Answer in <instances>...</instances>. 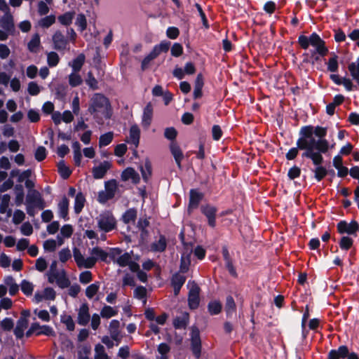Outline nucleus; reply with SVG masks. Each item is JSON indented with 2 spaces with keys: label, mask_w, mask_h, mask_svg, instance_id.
I'll return each instance as SVG.
<instances>
[{
  "label": "nucleus",
  "mask_w": 359,
  "mask_h": 359,
  "mask_svg": "<svg viewBox=\"0 0 359 359\" xmlns=\"http://www.w3.org/2000/svg\"><path fill=\"white\" fill-rule=\"evenodd\" d=\"M327 128L308 125L302 126L299 130L298 146L307 149V151L327 152L330 143L325 138L327 135Z\"/></svg>",
  "instance_id": "f257e3e1"
},
{
  "label": "nucleus",
  "mask_w": 359,
  "mask_h": 359,
  "mask_svg": "<svg viewBox=\"0 0 359 359\" xmlns=\"http://www.w3.org/2000/svg\"><path fill=\"white\" fill-rule=\"evenodd\" d=\"M297 42L300 47L304 50L308 49L310 45L315 48V50L311 51V64L312 65L319 61L320 56L325 57L329 52L327 47L325 46V41L316 32H313L309 36L303 34L299 35Z\"/></svg>",
  "instance_id": "f03ea898"
},
{
  "label": "nucleus",
  "mask_w": 359,
  "mask_h": 359,
  "mask_svg": "<svg viewBox=\"0 0 359 359\" xmlns=\"http://www.w3.org/2000/svg\"><path fill=\"white\" fill-rule=\"evenodd\" d=\"M326 153L327 152L319 151H306V153H302V158L311 159L313 164L315 165V168L311 170L314 173V178L317 182L322 181L329 173V170L322 165L324 161L323 154Z\"/></svg>",
  "instance_id": "7ed1b4c3"
},
{
  "label": "nucleus",
  "mask_w": 359,
  "mask_h": 359,
  "mask_svg": "<svg viewBox=\"0 0 359 359\" xmlns=\"http://www.w3.org/2000/svg\"><path fill=\"white\" fill-rule=\"evenodd\" d=\"M88 110L91 114L102 111L106 118H110L112 114L109 100L101 93L93 96Z\"/></svg>",
  "instance_id": "20e7f679"
},
{
  "label": "nucleus",
  "mask_w": 359,
  "mask_h": 359,
  "mask_svg": "<svg viewBox=\"0 0 359 359\" xmlns=\"http://www.w3.org/2000/svg\"><path fill=\"white\" fill-rule=\"evenodd\" d=\"M116 219L111 211L101 213L97 218V226L100 230L108 233L116 228Z\"/></svg>",
  "instance_id": "39448f33"
},
{
  "label": "nucleus",
  "mask_w": 359,
  "mask_h": 359,
  "mask_svg": "<svg viewBox=\"0 0 359 359\" xmlns=\"http://www.w3.org/2000/svg\"><path fill=\"white\" fill-rule=\"evenodd\" d=\"M327 359H359V357L355 352L350 353L347 346L341 345L337 349H331Z\"/></svg>",
  "instance_id": "423d86ee"
},
{
  "label": "nucleus",
  "mask_w": 359,
  "mask_h": 359,
  "mask_svg": "<svg viewBox=\"0 0 359 359\" xmlns=\"http://www.w3.org/2000/svg\"><path fill=\"white\" fill-rule=\"evenodd\" d=\"M337 229L339 234L356 236L357 232L359 231V224L354 219L349 223L346 220H341L337 224Z\"/></svg>",
  "instance_id": "0eeeda50"
},
{
  "label": "nucleus",
  "mask_w": 359,
  "mask_h": 359,
  "mask_svg": "<svg viewBox=\"0 0 359 359\" xmlns=\"http://www.w3.org/2000/svg\"><path fill=\"white\" fill-rule=\"evenodd\" d=\"M191 350L196 358H200L201 355V340L199 329L196 326L191 327Z\"/></svg>",
  "instance_id": "6e6552de"
},
{
  "label": "nucleus",
  "mask_w": 359,
  "mask_h": 359,
  "mask_svg": "<svg viewBox=\"0 0 359 359\" xmlns=\"http://www.w3.org/2000/svg\"><path fill=\"white\" fill-rule=\"evenodd\" d=\"M204 198V194L196 189H191L189 191V199L187 207V212L191 215L193 211L197 209L200 203Z\"/></svg>",
  "instance_id": "1a4fd4ad"
},
{
  "label": "nucleus",
  "mask_w": 359,
  "mask_h": 359,
  "mask_svg": "<svg viewBox=\"0 0 359 359\" xmlns=\"http://www.w3.org/2000/svg\"><path fill=\"white\" fill-rule=\"evenodd\" d=\"M200 210L201 213L207 218L208 226L215 228L216 226L217 208L212 205L205 204L201 205Z\"/></svg>",
  "instance_id": "9d476101"
},
{
  "label": "nucleus",
  "mask_w": 359,
  "mask_h": 359,
  "mask_svg": "<svg viewBox=\"0 0 359 359\" xmlns=\"http://www.w3.org/2000/svg\"><path fill=\"white\" fill-rule=\"evenodd\" d=\"M26 203L34 205L40 210H43L46 207L45 201L37 190L29 191L26 197Z\"/></svg>",
  "instance_id": "9b49d317"
},
{
  "label": "nucleus",
  "mask_w": 359,
  "mask_h": 359,
  "mask_svg": "<svg viewBox=\"0 0 359 359\" xmlns=\"http://www.w3.org/2000/svg\"><path fill=\"white\" fill-rule=\"evenodd\" d=\"M200 287L198 285L193 286L188 294V306L191 310L198 308L200 304Z\"/></svg>",
  "instance_id": "f8f14e48"
},
{
  "label": "nucleus",
  "mask_w": 359,
  "mask_h": 359,
  "mask_svg": "<svg viewBox=\"0 0 359 359\" xmlns=\"http://www.w3.org/2000/svg\"><path fill=\"white\" fill-rule=\"evenodd\" d=\"M111 167V163L109 161H104L99 165L93 168L92 174L93 177L97 180L103 178Z\"/></svg>",
  "instance_id": "ddd939ff"
},
{
  "label": "nucleus",
  "mask_w": 359,
  "mask_h": 359,
  "mask_svg": "<svg viewBox=\"0 0 359 359\" xmlns=\"http://www.w3.org/2000/svg\"><path fill=\"white\" fill-rule=\"evenodd\" d=\"M90 316L89 313V307L87 303L81 305L77 317V323L79 325L86 326L90 321Z\"/></svg>",
  "instance_id": "4468645a"
},
{
  "label": "nucleus",
  "mask_w": 359,
  "mask_h": 359,
  "mask_svg": "<svg viewBox=\"0 0 359 359\" xmlns=\"http://www.w3.org/2000/svg\"><path fill=\"white\" fill-rule=\"evenodd\" d=\"M52 39L54 44L53 47L55 50H63L66 49L68 41L60 31H56L53 35Z\"/></svg>",
  "instance_id": "2eb2a0df"
},
{
  "label": "nucleus",
  "mask_w": 359,
  "mask_h": 359,
  "mask_svg": "<svg viewBox=\"0 0 359 359\" xmlns=\"http://www.w3.org/2000/svg\"><path fill=\"white\" fill-rule=\"evenodd\" d=\"M0 27L8 32L13 34L15 30L13 17L11 13H5L0 18Z\"/></svg>",
  "instance_id": "dca6fc26"
},
{
  "label": "nucleus",
  "mask_w": 359,
  "mask_h": 359,
  "mask_svg": "<svg viewBox=\"0 0 359 359\" xmlns=\"http://www.w3.org/2000/svg\"><path fill=\"white\" fill-rule=\"evenodd\" d=\"M170 153L173 156L175 163L179 168V169H182V161L184 158L183 152L177 144V142H171L170 144Z\"/></svg>",
  "instance_id": "f3484780"
},
{
  "label": "nucleus",
  "mask_w": 359,
  "mask_h": 359,
  "mask_svg": "<svg viewBox=\"0 0 359 359\" xmlns=\"http://www.w3.org/2000/svg\"><path fill=\"white\" fill-rule=\"evenodd\" d=\"M121 180L124 182L131 180L133 183L137 184L140 181V175L135 170L134 168L128 167L126 168L121 173Z\"/></svg>",
  "instance_id": "a211bd4d"
},
{
  "label": "nucleus",
  "mask_w": 359,
  "mask_h": 359,
  "mask_svg": "<svg viewBox=\"0 0 359 359\" xmlns=\"http://www.w3.org/2000/svg\"><path fill=\"white\" fill-rule=\"evenodd\" d=\"M28 326V320L25 317H20L16 324V327L14 329V334L17 339H22L24 335V331Z\"/></svg>",
  "instance_id": "6ab92c4d"
},
{
  "label": "nucleus",
  "mask_w": 359,
  "mask_h": 359,
  "mask_svg": "<svg viewBox=\"0 0 359 359\" xmlns=\"http://www.w3.org/2000/svg\"><path fill=\"white\" fill-rule=\"evenodd\" d=\"M167 241L164 235L161 234L159 239L151 244L150 250L154 252H163L166 250Z\"/></svg>",
  "instance_id": "aec40b11"
},
{
  "label": "nucleus",
  "mask_w": 359,
  "mask_h": 359,
  "mask_svg": "<svg viewBox=\"0 0 359 359\" xmlns=\"http://www.w3.org/2000/svg\"><path fill=\"white\" fill-rule=\"evenodd\" d=\"M189 322V315L184 312L182 316H177L173 319L172 325L176 330L185 329Z\"/></svg>",
  "instance_id": "412c9836"
},
{
  "label": "nucleus",
  "mask_w": 359,
  "mask_h": 359,
  "mask_svg": "<svg viewBox=\"0 0 359 359\" xmlns=\"http://www.w3.org/2000/svg\"><path fill=\"white\" fill-rule=\"evenodd\" d=\"M58 209L59 216L65 221L68 220L69 200L65 196L62 197V200L58 203Z\"/></svg>",
  "instance_id": "4be33fe9"
},
{
  "label": "nucleus",
  "mask_w": 359,
  "mask_h": 359,
  "mask_svg": "<svg viewBox=\"0 0 359 359\" xmlns=\"http://www.w3.org/2000/svg\"><path fill=\"white\" fill-rule=\"evenodd\" d=\"M130 141L128 142L135 145L137 148L140 138V130L137 125H133L130 128Z\"/></svg>",
  "instance_id": "5701e85b"
},
{
  "label": "nucleus",
  "mask_w": 359,
  "mask_h": 359,
  "mask_svg": "<svg viewBox=\"0 0 359 359\" xmlns=\"http://www.w3.org/2000/svg\"><path fill=\"white\" fill-rule=\"evenodd\" d=\"M137 211L135 208L128 209L122 215L121 220L124 224L134 223L137 219Z\"/></svg>",
  "instance_id": "b1692460"
},
{
  "label": "nucleus",
  "mask_w": 359,
  "mask_h": 359,
  "mask_svg": "<svg viewBox=\"0 0 359 359\" xmlns=\"http://www.w3.org/2000/svg\"><path fill=\"white\" fill-rule=\"evenodd\" d=\"M153 114V108L151 104L148 103L144 109L143 116H142V125L145 127H148L151 122Z\"/></svg>",
  "instance_id": "393cba45"
},
{
  "label": "nucleus",
  "mask_w": 359,
  "mask_h": 359,
  "mask_svg": "<svg viewBox=\"0 0 359 359\" xmlns=\"http://www.w3.org/2000/svg\"><path fill=\"white\" fill-rule=\"evenodd\" d=\"M86 202V198L82 192H79L75 196V200H74V212L76 214H79L82 209L84 207V204Z\"/></svg>",
  "instance_id": "a878e982"
},
{
  "label": "nucleus",
  "mask_w": 359,
  "mask_h": 359,
  "mask_svg": "<svg viewBox=\"0 0 359 359\" xmlns=\"http://www.w3.org/2000/svg\"><path fill=\"white\" fill-rule=\"evenodd\" d=\"M85 55L83 53H80L69 63V65L72 67L74 72H78L81 69L85 62Z\"/></svg>",
  "instance_id": "bb28decb"
},
{
  "label": "nucleus",
  "mask_w": 359,
  "mask_h": 359,
  "mask_svg": "<svg viewBox=\"0 0 359 359\" xmlns=\"http://www.w3.org/2000/svg\"><path fill=\"white\" fill-rule=\"evenodd\" d=\"M224 309L227 318L231 317L236 311V305L232 296L229 295L226 297Z\"/></svg>",
  "instance_id": "cd10ccee"
},
{
  "label": "nucleus",
  "mask_w": 359,
  "mask_h": 359,
  "mask_svg": "<svg viewBox=\"0 0 359 359\" xmlns=\"http://www.w3.org/2000/svg\"><path fill=\"white\" fill-rule=\"evenodd\" d=\"M222 304L219 300L210 301L208 304V311L211 316H216L221 313Z\"/></svg>",
  "instance_id": "c85d7f7f"
},
{
  "label": "nucleus",
  "mask_w": 359,
  "mask_h": 359,
  "mask_svg": "<svg viewBox=\"0 0 359 359\" xmlns=\"http://www.w3.org/2000/svg\"><path fill=\"white\" fill-rule=\"evenodd\" d=\"M191 264V254H182L180 259V273H186Z\"/></svg>",
  "instance_id": "c756f323"
},
{
  "label": "nucleus",
  "mask_w": 359,
  "mask_h": 359,
  "mask_svg": "<svg viewBox=\"0 0 359 359\" xmlns=\"http://www.w3.org/2000/svg\"><path fill=\"white\" fill-rule=\"evenodd\" d=\"M74 15V11H68L62 15H59L57 17V20L61 25L67 27L72 23Z\"/></svg>",
  "instance_id": "7c9ffc66"
},
{
  "label": "nucleus",
  "mask_w": 359,
  "mask_h": 359,
  "mask_svg": "<svg viewBox=\"0 0 359 359\" xmlns=\"http://www.w3.org/2000/svg\"><path fill=\"white\" fill-rule=\"evenodd\" d=\"M10 198L8 194H4L0 203V212L2 214L6 212L8 217H10L12 215V210L8 208Z\"/></svg>",
  "instance_id": "2f4dec72"
},
{
  "label": "nucleus",
  "mask_w": 359,
  "mask_h": 359,
  "mask_svg": "<svg viewBox=\"0 0 359 359\" xmlns=\"http://www.w3.org/2000/svg\"><path fill=\"white\" fill-rule=\"evenodd\" d=\"M57 171L61 177L64 180L68 179L72 174V170L65 165L64 160H61L58 162Z\"/></svg>",
  "instance_id": "473e14b6"
},
{
  "label": "nucleus",
  "mask_w": 359,
  "mask_h": 359,
  "mask_svg": "<svg viewBox=\"0 0 359 359\" xmlns=\"http://www.w3.org/2000/svg\"><path fill=\"white\" fill-rule=\"evenodd\" d=\"M104 188L105 191L107 193V194L111 196L114 198L118 189V184L116 180L112 179L105 182Z\"/></svg>",
  "instance_id": "72a5a7b5"
},
{
  "label": "nucleus",
  "mask_w": 359,
  "mask_h": 359,
  "mask_svg": "<svg viewBox=\"0 0 359 359\" xmlns=\"http://www.w3.org/2000/svg\"><path fill=\"white\" fill-rule=\"evenodd\" d=\"M41 41L39 34H35L27 43V48L31 53H36L40 46Z\"/></svg>",
  "instance_id": "f704fd0d"
},
{
  "label": "nucleus",
  "mask_w": 359,
  "mask_h": 359,
  "mask_svg": "<svg viewBox=\"0 0 359 359\" xmlns=\"http://www.w3.org/2000/svg\"><path fill=\"white\" fill-rule=\"evenodd\" d=\"M353 240L348 236H344L339 241V246L342 250L348 251L353 245Z\"/></svg>",
  "instance_id": "c9c22d12"
},
{
  "label": "nucleus",
  "mask_w": 359,
  "mask_h": 359,
  "mask_svg": "<svg viewBox=\"0 0 359 359\" xmlns=\"http://www.w3.org/2000/svg\"><path fill=\"white\" fill-rule=\"evenodd\" d=\"M332 57L328 60L327 71L330 72H337L339 69L338 56L332 53Z\"/></svg>",
  "instance_id": "e433bc0d"
},
{
  "label": "nucleus",
  "mask_w": 359,
  "mask_h": 359,
  "mask_svg": "<svg viewBox=\"0 0 359 359\" xmlns=\"http://www.w3.org/2000/svg\"><path fill=\"white\" fill-rule=\"evenodd\" d=\"M91 254L102 262H107V259L109 257V253L97 246L92 249Z\"/></svg>",
  "instance_id": "4c0bfd02"
},
{
  "label": "nucleus",
  "mask_w": 359,
  "mask_h": 359,
  "mask_svg": "<svg viewBox=\"0 0 359 359\" xmlns=\"http://www.w3.org/2000/svg\"><path fill=\"white\" fill-rule=\"evenodd\" d=\"M114 134L112 132H108L101 135L99 139L100 147L109 145L113 140Z\"/></svg>",
  "instance_id": "58836bf2"
},
{
  "label": "nucleus",
  "mask_w": 359,
  "mask_h": 359,
  "mask_svg": "<svg viewBox=\"0 0 359 359\" xmlns=\"http://www.w3.org/2000/svg\"><path fill=\"white\" fill-rule=\"evenodd\" d=\"M296 144L297 147L290 149L285 155L286 158L289 161L293 160L297 157L299 153V150H303L304 151L302 153H306L307 151V149H302L299 147L298 140H297Z\"/></svg>",
  "instance_id": "ea45409f"
},
{
  "label": "nucleus",
  "mask_w": 359,
  "mask_h": 359,
  "mask_svg": "<svg viewBox=\"0 0 359 359\" xmlns=\"http://www.w3.org/2000/svg\"><path fill=\"white\" fill-rule=\"evenodd\" d=\"M60 62V57L57 53L51 51L47 55V63L50 67H56Z\"/></svg>",
  "instance_id": "a19ab883"
},
{
  "label": "nucleus",
  "mask_w": 359,
  "mask_h": 359,
  "mask_svg": "<svg viewBox=\"0 0 359 359\" xmlns=\"http://www.w3.org/2000/svg\"><path fill=\"white\" fill-rule=\"evenodd\" d=\"M21 290L26 296L32 295L34 290V285L27 280H22L20 284Z\"/></svg>",
  "instance_id": "79ce46f5"
},
{
  "label": "nucleus",
  "mask_w": 359,
  "mask_h": 359,
  "mask_svg": "<svg viewBox=\"0 0 359 359\" xmlns=\"http://www.w3.org/2000/svg\"><path fill=\"white\" fill-rule=\"evenodd\" d=\"M86 83L93 90L98 89V82L92 72H88L86 79Z\"/></svg>",
  "instance_id": "37998d69"
},
{
  "label": "nucleus",
  "mask_w": 359,
  "mask_h": 359,
  "mask_svg": "<svg viewBox=\"0 0 359 359\" xmlns=\"http://www.w3.org/2000/svg\"><path fill=\"white\" fill-rule=\"evenodd\" d=\"M56 283L60 288L62 289L70 286V280L67 277L65 271H62V274H60L58 278H57Z\"/></svg>",
  "instance_id": "c03bdc74"
},
{
  "label": "nucleus",
  "mask_w": 359,
  "mask_h": 359,
  "mask_svg": "<svg viewBox=\"0 0 359 359\" xmlns=\"http://www.w3.org/2000/svg\"><path fill=\"white\" fill-rule=\"evenodd\" d=\"M55 22V16L54 15H50L41 18L39 25L43 28H48Z\"/></svg>",
  "instance_id": "a18cd8bd"
},
{
  "label": "nucleus",
  "mask_w": 359,
  "mask_h": 359,
  "mask_svg": "<svg viewBox=\"0 0 359 359\" xmlns=\"http://www.w3.org/2000/svg\"><path fill=\"white\" fill-rule=\"evenodd\" d=\"M117 311L110 306L105 305L101 310L100 315L102 318H110L117 314Z\"/></svg>",
  "instance_id": "49530a36"
},
{
  "label": "nucleus",
  "mask_w": 359,
  "mask_h": 359,
  "mask_svg": "<svg viewBox=\"0 0 359 359\" xmlns=\"http://www.w3.org/2000/svg\"><path fill=\"white\" fill-rule=\"evenodd\" d=\"M186 281V277L180 275L179 272H176L172 276L171 285L183 286Z\"/></svg>",
  "instance_id": "de8ad7c7"
},
{
  "label": "nucleus",
  "mask_w": 359,
  "mask_h": 359,
  "mask_svg": "<svg viewBox=\"0 0 359 359\" xmlns=\"http://www.w3.org/2000/svg\"><path fill=\"white\" fill-rule=\"evenodd\" d=\"M83 82L81 76L76 72L72 73L69 76V83L72 87H77L80 86Z\"/></svg>",
  "instance_id": "09e8293b"
},
{
  "label": "nucleus",
  "mask_w": 359,
  "mask_h": 359,
  "mask_svg": "<svg viewBox=\"0 0 359 359\" xmlns=\"http://www.w3.org/2000/svg\"><path fill=\"white\" fill-rule=\"evenodd\" d=\"M100 285L98 283H93L87 287L86 289V295L88 298H93L98 292Z\"/></svg>",
  "instance_id": "8fccbe9b"
},
{
  "label": "nucleus",
  "mask_w": 359,
  "mask_h": 359,
  "mask_svg": "<svg viewBox=\"0 0 359 359\" xmlns=\"http://www.w3.org/2000/svg\"><path fill=\"white\" fill-rule=\"evenodd\" d=\"M131 260V256L128 252H125L123 255H121L118 259H116L117 264L121 266L125 267L130 264V262Z\"/></svg>",
  "instance_id": "3c124183"
},
{
  "label": "nucleus",
  "mask_w": 359,
  "mask_h": 359,
  "mask_svg": "<svg viewBox=\"0 0 359 359\" xmlns=\"http://www.w3.org/2000/svg\"><path fill=\"white\" fill-rule=\"evenodd\" d=\"M145 169L143 166H140V171L143 180L147 182L149 177L151 175V166L149 161H147L144 165Z\"/></svg>",
  "instance_id": "603ef678"
},
{
  "label": "nucleus",
  "mask_w": 359,
  "mask_h": 359,
  "mask_svg": "<svg viewBox=\"0 0 359 359\" xmlns=\"http://www.w3.org/2000/svg\"><path fill=\"white\" fill-rule=\"evenodd\" d=\"M75 25L80 28L81 32L84 31L87 28V21L84 14H78L75 22Z\"/></svg>",
  "instance_id": "864d4df0"
},
{
  "label": "nucleus",
  "mask_w": 359,
  "mask_h": 359,
  "mask_svg": "<svg viewBox=\"0 0 359 359\" xmlns=\"http://www.w3.org/2000/svg\"><path fill=\"white\" fill-rule=\"evenodd\" d=\"M46 149L43 146L38 147L34 153L35 159L37 161L41 162L46 158Z\"/></svg>",
  "instance_id": "5fc2aeb1"
},
{
  "label": "nucleus",
  "mask_w": 359,
  "mask_h": 359,
  "mask_svg": "<svg viewBox=\"0 0 359 359\" xmlns=\"http://www.w3.org/2000/svg\"><path fill=\"white\" fill-rule=\"evenodd\" d=\"M177 131L174 127L166 128L164 131V137L171 142H176Z\"/></svg>",
  "instance_id": "6e6d98bb"
},
{
  "label": "nucleus",
  "mask_w": 359,
  "mask_h": 359,
  "mask_svg": "<svg viewBox=\"0 0 359 359\" xmlns=\"http://www.w3.org/2000/svg\"><path fill=\"white\" fill-rule=\"evenodd\" d=\"M172 56L178 57L183 54V47L180 43H175L170 49Z\"/></svg>",
  "instance_id": "4d7b16f0"
},
{
  "label": "nucleus",
  "mask_w": 359,
  "mask_h": 359,
  "mask_svg": "<svg viewBox=\"0 0 359 359\" xmlns=\"http://www.w3.org/2000/svg\"><path fill=\"white\" fill-rule=\"evenodd\" d=\"M58 255L59 259L62 263H65L72 257L70 250L68 248L62 249Z\"/></svg>",
  "instance_id": "13d9d810"
},
{
  "label": "nucleus",
  "mask_w": 359,
  "mask_h": 359,
  "mask_svg": "<svg viewBox=\"0 0 359 359\" xmlns=\"http://www.w3.org/2000/svg\"><path fill=\"white\" fill-rule=\"evenodd\" d=\"M134 296L138 299H145L147 297V289L145 287L140 285L134 290Z\"/></svg>",
  "instance_id": "bf43d9fd"
},
{
  "label": "nucleus",
  "mask_w": 359,
  "mask_h": 359,
  "mask_svg": "<svg viewBox=\"0 0 359 359\" xmlns=\"http://www.w3.org/2000/svg\"><path fill=\"white\" fill-rule=\"evenodd\" d=\"M61 321H62V323L65 324L67 329L69 331L74 330L75 323H74L71 316H67L62 317Z\"/></svg>",
  "instance_id": "052dcab7"
},
{
  "label": "nucleus",
  "mask_w": 359,
  "mask_h": 359,
  "mask_svg": "<svg viewBox=\"0 0 359 359\" xmlns=\"http://www.w3.org/2000/svg\"><path fill=\"white\" fill-rule=\"evenodd\" d=\"M73 255L74 260L78 266L79 268H82V262L83 261L84 257L82 255L81 252H80V250L77 248H74L73 249Z\"/></svg>",
  "instance_id": "680f3d73"
},
{
  "label": "nucleus",
  "mask_w": 359,
  "mask_h": 359,
  "mask_svg": "<svg viewBox=\"0 0 359 359\" xmlns=\"http://www.w3.org/2000/svg\"><path fill=\"white\" fill-rule=\"evenodd\" d=\"M93 279L92 273L90 271H85L80 273L79 281L83 284L90 283Z\"/></svg>",
  "instance_id": "e2e57ef3"
},
{
  "label": "nucleus",
  "mask_w": 359,
  "mask_h": 359,
  "mask_svg": "<svg viewBox=\"0 0 359 359\" xmlns=\"http://www.w3.org/2000/svg\"><path fill=\"white\" fill-rule=\"evenodd\" d=\"M97 258L95 257H88L86 259L83 258V261L81 263L82 267L86 269H92L96 264Z\"/></svg>",
  "instance_id": "0e129e2a"
},
{
  "label": "nucleus",
  "mask_w": 359,
  "mask_h": 359,
  "mask_svg": "<svg viewBox=\"0 0 359 359\" xmlns=\"http://www.w3.org/2000/svg\"><path fill=\"white\" fill-rule=\"evenodd\" d=\"M25 215L23 212V211H22L20 210H16L13 214V222L15 224H19L21 222H22V221L25 219Z\"/></svg>",
  "instance_id": "69168bd1"
},
{
  "label": "nucleus",
  "mask_w": 359,
  "mask_h": 359,
  "mask_svg": "<svg viewBox=\"0 0 359 359\" xmlns=\"http://www.w3.org/2000/svg\"><path fill=\"white\" fill-rule=\"evenodd\" d=\"M301 175V169L297 166L294 165L290 170L287 172V177L290 180H294L297 177H299Z\"/></svg>",
  "instance_id": "338daca9"
},
{
  "label": "nucleus",
  "mask_w": 359,
  "mask_h": 359,
  "mask_svg": "<svg viewBox=\"0 0 359 359\" xmlns=\"http://www.w3.org/2000/svg\"><path fill=\"white\" fill-rule=\"evenodd\" d=\"M27 91L29 95L35 96L40 93V88L36 82L31 81L28 84Z\"/></svg>",
  "instance_id": "774afa93"
}]
</instances>
